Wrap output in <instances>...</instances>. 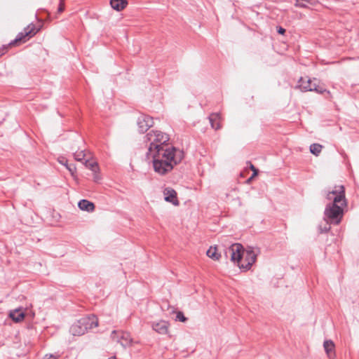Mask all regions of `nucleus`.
Masks as SVG:
<instances>
[{
    "label": "nucleus",
    "mask_w": 359,
    "mask_h": 359,
    "mask_svg": "<svg viewBox=\"0 0 359 359\" xmlns=\"http://www.w3.org/2000/svg\"><path fill=\"white\" fill-rule=\"evenodd\" d=\"M98 320L95 316L91 315L81 318L74 323L70 327V332L74 336H81L88 330L97 327Z\"/></svg>",
    "instance_id": "20e7f679"
},
{
    "label": "nucleus",
    "mask_w": 359,
    "mask_h": 359,
    "mask_svg": "<svg viewBox=\"0 0 359 359\" xmlns=\"http://www.w3.org/2000/svg\"><path fill=\"white\" fill-rule=\"evenodd\" d=\"M59 355L57 354H46L43 357V359H57Z\"/></svg>",
    "instance_id": "393cba45"
},
{
    "label": "nucleus",
    "mask_w": 359,
    "mask_h": 359,
    "mask_svg": "<svg viewBox=\"0 0 359 359\" xmlns=\"http://www.w3.org/2000/svg\"><path fill=\"white\" fill-rule=\"evenodd\" d=\"M298 88L303 92L314 91L319 94H323L326 92V89L317 84L316 79L311 80L307 77H301L299 80Z\"/></svg>",
    "instance_id": "39448f33"
},
{
    "label": "nucleus",
    "mask_w": 359,
    "mask_h": 359,
    "mask_svg": "<svg viewBox=\"0 0 359 359\" xmlns=\"http://www.w3.org/2000/svg\"><path fill=\"white\" fill-rule=\"evenodd\" d=\"M93 179H94V181L96 182H98L100 180V177L97 174V172H94Z\"/></svg>",
    "instance_id": "c85d7f7f"
},
{
    "label": "nucleus",
    "mask_w": 359,
    "mask_h": 359,
    "mask_svg": "<svg viewBox=\"0 0 359 359\" xmlns=\"http://www.w3.org/2000/svg\"><path fill=\"white\" fill-rule=\"evenodd\" d=\"M176 319L180 322H185L187 320V318L184 316V313L181 311H178L177 313Z\"/></svg>",
    "instance_id": "b1692460"
},
{
    "label": "nucleus",
    "mask_w": 359,
    "mask_h": 359,
    "mask_svg": "<svg viewBox=\"0 0 359 359\" xmlns=\"http://www.w3.org/2000/svg\"><path fill=\"white\" fill-rule=\"evenodd\" d=\"M323 347L329 359H334L336 357L335 346L332 340H325L323 342Z\"/></svg>",
    "instance_id": "ddd939ff"
},
{
    "label": "nucleus",
    "mask_w": 359,
    "mask_h": 359,
    "mask_svg": "<svg viewBox=\"0 0 359 359\" xmlns=\"http://www.w3.org/2000/svg\"><path fill=\"white\" fill-rule=\"evenodd\" d=\"M137 123L139 131L143 133L153 126L154 121L151 116L147 115H141L138 117Z\"/></svg>",
    "instance_id": "9d476101"
},
{
    "label": "nucleus",
    "mask_w": 359,
    "mask_h": 359,
    "mask_svg": "<svg viewBox=\"0 0 359 359\" xmlns=\"http://www.w3.org/2000/svg\"><path fill=\"white\" fill-rule=\"evenodd\" d=\"M209 121L211 125V127L215 130H219L221 128V116L219 113H213L211 114L209 116Z\"/></svg>",
    "instance_id": "2eb2a0df"
},
{
    "label": "nucleus",
    "mask_w": 359,
    "mask_h": 359,
    "mask_svg": "<svg viewBox=\"0 0 359 359\" xmlns=\"http://www.w3.org/2000/svg\"><path fill=\"white\" fill-rule=\"evenodd\" d=\"M250 169L252 170V171H253L252 177L257 175L258 170L257 168H255V167L252 164L250 165Z\"/></svg>",
    "instance_id": "a878e982"
},
{
    "label": "nucleus",
    "mask_w": 359,
    "mask_h": 359,
    "mask_svg": "<svg viewBox=\"0 0 359 359\" xmlns=\"http://www.w3.org/2000/svg\"><path fill=\"white\" fill-rule=\"evenodd\" d=\"M164 199L174 205H178L179 201L177 198V192L172 188L167 187L163 191Z\"/></svg>",
    "instance_id": "f8f14e48"
},
{
    "label": "nucleus",
    "mask_w": 359,
    "mask_h": 359,
    "mask_svg": "<svg viewBox=\"0 0 359 359\" xmlns=\"http://www.w3.org/2000/svg\"><path fill=\"white\" fill-rule=\"evenodd\" d=\"M25 314L22 308L12 310L9 312V317L15 323H20L25 318Z\"/></svg>",
    "instance_id": "4468645a"
},
{
    "label": "nucleus",
    "mask_w": 359,
    "mask_h": 359,
    "mask_svg": "<svg viewBox=\"0 0 359 359\" xmlns=\"http://www.w3.org/2000/svg\"><path fill=\"white\" fill-rule=\"evenodd\" d=\"M74 156L75 160L78 161H81L84 159L86 154L84 151H77L74 154Z\"/></svg>",
    "instance_id": "4be33fe9"
},
{
    "label": "nucleus",
    "mask_w": 359,
    "mask_h": 359,
    "mask_svg": "<svg viewBox=\"0 0 359 359\" xmlns=\"http://www.w3.org/2000/svg\"><path fill=\"white\" fill-rule=\"evenodd\" d=\"M84 165L86 168L92 170L93 172H97L99 171L98 164L95 161L86 160L84 162Z\"/></svg>",
    "instance_id": "aec40b11"
},
{
    "label": "nucleus",
    "mask_w": 359,
    "mask_h": 359,
    "mask_svg": "<svg viewBox=\"0 0 359 359\" xmlns=\"http://www.w3.org/2000/svg\"><path fill=\"white\" fill-rule=\"evenodd\" d=\"M109 359H116V358L115 356H114V357L109 358Z\"/></svg>",
    "instance_id": "2f4dec72"
},
{
    "label": "nucleus",
    "mask_w": 359,
    "mask_h": 359,
    "mask_svg": "<svg viewBox=\"0 0 359 359\" xmlns=\"http://www.w3.org/2000/svg\"><path fill=\"white\" fill-rule=\"evenodd\" d=\"M148 160L152 159L154 170L161 175L170 172L184 158V153L175 147L160 149L154 153L147 154Z\"/></svg>",
    "instance_id": "f257e3e1"
},
{
    "label": "nucleus",
    "mask_w": 359,
    "mask_h": 359,
    "mask_svg": "<svg viewBox=\"0 0 359 359\" xmlns=\"http://www.w3.org/2000/svg\"><path fill=\"white\" fill-rule=\"evenodd\" d=\"M245 264H238L240 269L245 271L250 269L252 265L256 262L257 257L259 253L258 248H255L251 246H248L245 250Z\"/></svg>",
    "instance_id": "0eeeda50"
},
{
    "label": "nucleus",
    "mask_w": 359,
    "mask_h": 359,
    "mask_svg": "<svg viewBox=\"0 0 359 359\" xmlns=\"http://www.w3.org/2000/svg\"><path fill=\"white\" fill-rule=\"evenodd\" d=\"M207 256L210 258L212 259L213 260H219L221 255L217 252V249L216 247L211 246L208 250H207Z\"/></svg>",
    "instance_id": "6ab92c4d"
},
{
    "label": "nucleus",
    "mask_w": 359,
    "mask_h": 359,
    "mask_svg": "<svg viewBox=\"0 0 359 359\" xmlns=\"http://www.w3.org/2000/svg\"><path fill=\"white\" fill-rule=\"evenodd\" d=\"M78 206L81 210L88 212H92L95 210L94 203L86 199L81 200L78 203Z\"/></svg>",
    "instance_id": "dca6fc26"
},
{
    "label": "nucleus",
    "mask_w": 359,
    "mask_h": 359,
    "mask_svg": "<svg viewBox=\"0 0 359 359\" xmlns=\"http://www.w3.org/2000/svg\"><path fill=\"white\" fill-rule=\"evenodd\" d=\"M36 32L37 30H36L35 25L31 23L27 25L22 32L18 33L16 38L10 42L9 46H13L20 42H25L26 37H32L35 35Z\"/></svg>",
    "instance_id": "1a4fd4ad"
},
{
    "label": "nucleus",
    "mask_w": 359,
    "mask_h": 359,
    "mask_svg": "<svg viewBox=\"0 0 359 359\" xmlns=\"http://www.w3.org/2000/svg\"><path fill=\"white\" fill-rule=\"evenodd\" d=\"M113 340L119 343L123 348H126L132 344L133 338L130 334L123 331L113 330L111 334Z\"/></svg>",
    "instance_id": "6e6552de"
},
{
    "label": "nucleus",
    "mask_w": 359,
    "mask_h": 359,
    "mask_svg": "<svg viewBox=\"0 0 359 359\" xmlns=\"http://www.w3.org/2000/svg\"><path fill=\"white\" fill-rule=\"evenodd\" d=\"M59 162L62 164V165H65L66 166V165H67V161H65L64 159L63 160H60Z\"/></svg>",
    "instance_id": "7c9ffc66"
},
{
    "label": "nucleus",
    "mask_w": 359,
    "mask_h": 359,
    "mask_svg": "<svg viewBox=\"0 0 359 359\" xmlns=\"http://www.w3.org/2000/svg\"><path fill=\"white\" fill-rule=\"evenodd\" d=\"M67 168L69 170L70 172L73 173L76 170V168L73 165H66Z\"/></svg>",
    "instance_id": "cd10ccee"
},
{
    "label": "nucleus",
    "mask_w": 359,
    "mask_h": 359,
    "mask_svg": "<svg viewBox=\"0 0 359 359\" xmlns=\"http://www.w3.org/2000/svg\"><path fill=\"white\" fill-rule=\"evenodd\" d=\"M169 323L165 320H159L151 323L152 329L160 334H165L168 332Z\"/></svg>",
    "instance_id": "9b49d317"
},
{
    "label": "nucleus",
    "mask_w": 359,
    "mask_h": 359,
    "mask_svg": "<svg viewBox=\"0 0 359 359\" xmlns=\"http://www.w3.org/2000/svg\"><path fill=\"white\" fill-rule=\"evenodd\" d=\"M144 142L148 145L147 154L154 153V151L161 149H170L171 147L167 144L169 141V135L158 130H151L144 137Z\"/></svg>",
    "instance_id": "7ed1b4c3"
},
{
    "label": "nucleus",
    "mask_w": 359,
    "mask_h": 359,
    "mask_svg": "<svg viewBox=\"0 0 359 359\" xmlns=\"http://www.w3.org/2000/svg\"><path fill=\"white\" fill-rule=\"evenodd\" d=\"M277 32L280 34H284L285 32V29L284 28H283L282 27H278Z\"/></svg>",
    "instance_id": "c756f323"
},
{
    "label": "nucleus",
    "mask_w": 359,
    "mask_h": 359,
    "mask_svg": "<svg viewBox=\"0 0 359 359\" xmlns=\"http://www.w3.org/2000/svg\"><path fill=\"white\" fill-rule=\"evenodd\" d=\"M244 253V248L240 243H233L225 250L224 254L226 257H230V259L237 263L238 265L241 264L240 262Z\"/></svg>",
    "instance_id": "423d86ee"
},
{
    "label": "nucleus",
    "mask_w": 359,
    "mask_h": 359,
    "mask_svg": "<svg viewBox=\"0 0 359 359\" xmlns=\"http://www.w3.org/2000/svg\"><path fill=\"white\" fill-rule=\"evenodd\" d=\"M325 224L323 226L321 224L319 226V231L320 233H327L330 229V223H327V221H325Z\"/></svg>",
    "instance_id": "5701e85b"
},
{
    "label": "nucleus",
    "mask_w": 359,
    "mask_h": 359,
    "mask_svg": "<svg viewBox=\"0 0 359 359\" xmlns=\"http://www.w3.org/2000/svg\"><path fill=\"white\" fill-rule=\"evenodd\" d=\"M65 10V4L64 2H60L59 6H58V12L62 13Z\"/></svg>",
    "instance_id": "bb28decb"
},
{
    "label": "nucleus",
    "mask_w": 359,
    "mask_h": 359,
    "mask_svg": "<svg viewBox=\"0 0 359 359\" xmlns=\"http://www.w3.org/2000/svg\"><path fill=\"white\" fill-rule=\"evenodd\" d=\"M65 0H60V2H64Z\"/></svg>",
    "instance_id": "473e14b6"
},
{
    "label": "nucleus",
    "mask_w": 359,
    "mask_h": 359,
    "mask_svg": "<svg viewBox=\"0 0 359 359\" xmlns=\"http://www.w3.org/2000/svg\"><path fill=\"white\" fill-rule=\"evenodd\" d=\"M323 146L320 144H312L310 146V151L313 155L318 156L322 151Z\"/></svg>",
    "instance_id": "412c9836"
},
{
    "label": "nucleus",
    "mask_w": 359,
    "mask_h": 359,
    "mask_svg": "<svg viewBox=\"0 0 359 359\" xmlns=\"http://www.w3.org/2000/svg\"><path fill=\"white\" fill-rule=\"evenodd\" d=\"M318 2V0H296L294 6L298 8H309V5L315 6Z\"/></svg>",
    "instance_id": "a211bd4d"
},
{
    "label": "nucleus",
    "mask_w": 359,
    "mask_h": 359,
    "mask_svg": "<svg viewBox=\"0 0 359 359\" xmlns=\"http://www.w3.org/2000/svg\"><path fill=\"white\" fill-rule=\"evenodd\" d=\"M326 198L332 202L327 204L325 208L324 219L327 223L339 224L344 215L343 208L346 205L344 187L335 186L327 193Z\"/></svg>",
    "instance_id": "f03ea898"
},
{
    "label": "nucleus",
    "mask_w": 359,
    "mask_h": 359,
    "mask_svg": "<svg viewBox=\"0 0 359 359\" xmlns=\"http://www.w3.org/2000/svg\"><path fill=\"white\" fill-rule=\"evenodd\" d=\"M110 4L112 8L117 11H121L126 8L128 2L126 0H111Z\"/></svg>",
    "instance_id": "f3484780"
}]
</instances>
